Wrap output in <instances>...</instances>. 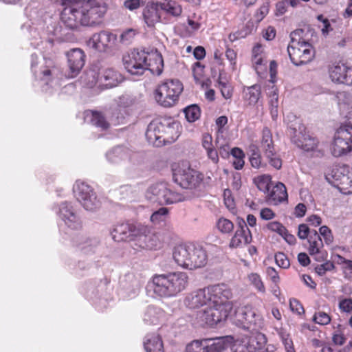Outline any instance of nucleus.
Segmentation results:
<instances>
[{
  "label": "nucleus",
  "instance_id": "nucleus-1",
  "mask_svg": "<svg viewBox=\"0 0 352 352\" xmlns=\"http://www.w3.org/2000/svg\"><path fill=\"white\" fill-rule=\"evenodd\" d=\"M65 1L63 2L65 7L60 19L71 30L99 25L107 11V4L104 0L69 1L67 3Z\"/></svg>",
  "mask_w": 352,
  "mask_h": 352
},
{
  "label": "nucleus",
  "instance_id": "nucleus-2",
  "mask_svg": "<svg viewBox=\"0 0 352 352\" xmlns=\"http://www.w3.org/2000/svg\"><path fill=\"white\" fill-rule=\"evenodd\" d=\"M188 283V276L186 273L175 272L154 275L148 286L156 295L163 298H171L184 291Z\"/></svg>",
  "mask_w": 352,
  "mask_h": 352
},
{
  "label": "nucleus",
  "instance_id": "nucleus-3",
  "mask_svg": "<svg viewBox=\"0 0 352 352\" xmlns=\"http://www.w3.org/2000/svg\"><path fill=\"white\" fill-rule=\"evenodd\" d=\"M231 291L224 284L210 285L188 293L184 298V305L189 309H198L221 302V298H230Z\"/></svg>",
  "mask_w": 352,
  "mask_h": 352
},
{
  "label": "nucleus",
  "instance_id": "nucleus-4",
  "mask_svg": "<svg viewBox=\"0 0 352 352\" xmlns=\"http://www.w3.org/2000/svg\"><path fill=\"white\" fill-rule=\"evenodd\" d=\"M173 256L178 265L188 270L202 267L208 261L206 251L203 247L193 243L176 246Z\"/></svg>",
  "mask_w": 352,
  "mask_h": 352
},
{
  "label": "nucleus",
  "instance_id": "nucleus-5",
  "mask_svg": "<svg viewBox=\"0 0 352 352\" xmlns=\"http://www.w3.org/2000/svg\"><path fill=\"white\" fill-rule=\"evenodd\" d=\"M226 298H221V302L212 303L206 306L196 314V320L200 325L213 326L223 320H225L230 314L232 305Z\"/></svg>",
  "mask_w": 352,
  "mask_h": 352
},
{
  "label": "nucleus",
  "instance_id": "nucleus-6",
  "mask_svg": "<svg viewBox=\"0 0 352 352\" xmlns=\"http://www.w3.org/2000/svg\"><path fill=\"white\" fill-rule=\"evenodd\" d=\"M289 133L292 141L299 148L305 151H318L322 154L320 149H318V141L306 133L305 126L298 118L291 122L288 126Z\"/></svg>",
  "mask_w": 352,
  "mask_h": 352
},
{
  "label": "nucleus",
  "instance_id": "nucleus-7",
  "mask_svg": "<svg viewBox=\"0 0 352 352\" xmlns=\"http://www.w3.org/2000/svg\"><path fill=\"white\" fill-rule=\"evenodd\" d=\"M147 199L161 205L173 204L185 199L183 195L170 188L165 182H159L150 186L146 191Z\"/></svg>",
  "mask_w": 352,
  "mask_h": 352
},
{
  "label": "nucleus",
  "instance_id": "nucleus-8",
  "mask_svg": "<svg viewBox=\"0 0 352 352\" xmlns=\"http://www.w3.org/2000/svg\"><path fill=\"white\" fill-rule=\"evenodd\" d=\"M183 91V85L179 80H168L158 86L155 91L156 101L164 107L174 105Z\"/></svg>",
  "mask_w": 352,
  "mask_h": 352
},
{
  "label": "nucleus",
  "instance_id": "nucleus-9",
  "mask_svg": "<svg viewBox=\"0 0 352 352\" xmlns=\"http://www.w3.org/2000/svg\"><path fill=\"white\" fill-rule=\"evenodd\" d=\"M173 170L174 182L184 188H196L203 179L202 175L192 168L187 162L178 163Z\"/></svg>",
  "mask_w": 352,
  "mask_h": 352
},
{
  "label": "nucleus",
  "instance_id": "nucleus-10",
  "mask_svg": "<svg viewBox=\"0 0 352 352\" xmlns=\"http://www.w3.org/2000/svg\"><path fill=\"white\" fill-rule=\"evenodd\" d=\"M333 156L339 157L352 151V125L341 126L335 133L330 146Z\"/></svg>",
  "mask_w": 352,
  "mask_h": 352
},
{
  "label": "nucleus",
  "instance_id": "nucleus-11",
  "mask_svg": "<svg viewBox=\"0 0 352 352\" xmlns=\"http://www.w3.org/2000/svg\"><path fill=\"white\" fill-rule=\"evenodd\" d=\"M234 320L236 325L252 331L258 332L263 326V320L250 305L239 307L235 311Z\"/></svg>",
  "mask_w": 352,
  "mask_h": 352
},
{
  "label": "nucleus",
  "instance_id": "nucleus-12",
  "mask_svg": "<svg viewBox=\"0 0 352 352\" xmlns=\"http://www.w3.org/2000/svg\"><path fill=\"white\" fill-rule=\"evenodd\" d=\"M73 190L74 196L85 210L94 211L100 207V202L94 189L89 184L77 181Z\"/></svg>",
  "mask_w": 352,
  "mask_h": 352
},
{
  "label": "nucleus",
  "instance_id": "nucleus-13",
  "mask_svg": "<svg viewBox=\"0 0 352 352\" xmlns=\"http://www.w3.org/2000/svg\"><path fill=\"white\" fill-rule=\"evenodd\" d=\"M287 52L292 63L296 66L306 65L315 56V50L309 42H302L300 45H288Z\"/></svg>",
  "mask_w": 352,
  "mask_h": 352
},
{
  "label": "nucleus",
  "instance_id": "nucleus-14",
  "mask_svg": "<svg viewBox=\"0 0 352 352\" xmlns=\"http://www.w3.org/2000/svg\"><path fill=\"white\" fill-rule=\"evenodd\" d=\"M266 342V338L260 332L252 333L234 342L231 346L232 352H258Z\"/></svg>",
  "mask_w": 352,
  "mask_h": 352
},
{
  "label": "nucleus",
  "instance_id": "nucleus-15",
  "mask_svg": "<svg viewBox=\"0 0 352 352\" xmlns=\"http://www.w3.org/2000/svg\"><path fill=\"white\" fill-rule=\"evenodd\" d=\"M148 57L145 51L133 50L123 58L126 71L132 75H142L146 70Z\"/></svg>",
  "mask_w": 352,
  "mask_h": 352
},
{
  "label": "nucleus",
  "instance_id": "nucleus-16",
  "mask_svg": "<svg viewBox=\"0 0 352 352\" xmlns=\"http://www.w3.org/2000/svg\"><path fill=\"white\" fill-rule=\"evenodd\" d=\"M261 147L270 164L277 170L280 169L282 166V160L275 151L272 135L267 128L263 130Z\"/></svg>",
  "mask_w": 352,
  "mask_h": 352
},
{
  "label": "nucleus",
  "instance_id": "nucleus-17",
  "mask_svg": "<svg viewBox=\"0 0 352 352\" xmlns=\"http://www.w3.org/2000/svg\"><path fill=\"white\" fill-rule=\"evenodd\" d=\"M134 239L135 245L141 249L152 250L158 245L157 237L151 233V229L144 225L139 224Z\"/></svg>",
  "mask_w": 352,
  "mask_h": 352
},
{
  "label": "nucleus",
  "instance_id": "nucleus-18",
  "mask_svg": "<svg viewBox=\"0 0 352 352\" xmlns=\"http://www.w3.org/2000/svg\"><path fill=\"white\" fill-rule=\"evenodd\" d=\"M58 216L65 225L72 230H77L82 227V221L74 211L71 203L64 201L60 204Z\"/></svg>",
  "mask_w": 352,
  "mask_h": 352
},
{
  "label": "nucleus",
  "instance_id": "nucleus-19",
  "mask_svg": "<svg viewBox=\"0 0 352 352\" xmlns=\"http://www.w3.org/2000/svg\"><path fill=\"white\" fill-rule=\"evenodd\" d=\"M69 67V78L76 77L81 71L85 63V54L82 50L74 48L66 53Z\"/></svg>",
  "mask_w": 352,
  "mask_h": 352
},
{
  "label": "nucleus",
  "instance_id": "nucleus-20",
  "mask_svg": "<svg viewBox=\"0 0 352 352\" xmlns=\"http://www.w3.org/2000/svg\"><path fill=\"white\" fill-rule=\"evenodd\" d=\"M139 224L122 223L115 226L111 232L112 239L117 242L133 241Z\"/></svg>",
  "mask_w": 352,
  "mask_h": 352
},
{
  "label": "nucleus",
  "instance_id": "nucleus-21",
  "mask_svg": "<svg viewBox=\"0 0 352 352\" xmlns=\"http://www.w3.org/2000/svg\"><path fill=\"white\" fill-rule=\"evenodd\" d=\"M116 40V35L109 31H100L93 34L89 40V45L100 52H104L111 47Z\"/></svg>",
  "mask_w": 352,
  "mask_h": 352
},
{
  "label": "nucleus",
  "instance_id": "nucleus-22",
  "mask_svg": "<svg viewBox=\"0 0 352 352\" xmlns=\"http://www.w3.org/2000/svg\"><path fill=\"white\" fill-rule=\"evenodd\" d=\"M329 72L333 82L346 85H352V67L345 64L336 65L331 67Z\"/></svg>",
  "mask_w": 352,
  "mask_h": 352
},
{
  "label": "nucleus",
  "instance_id": "nucleus-23",
  "mask_svg": "<svg viewBox=\"0 0 352 352\" xmlns=\"http://www.w3.org/2000/svg\"><path fill=\"white\" fill-rule=\"evenodd\" d=\"M72 245L77 251L85 254L94 252L95 248L99 244V241L96 238H91L85 234H77L72 239Z\"/></svg>",
  "mask_w": 352,
  "mask_h": 352
},
{
  "label": "nucleus",
  "instance_id": "nucleus-24",
  "mask_svg": "<svg viewBox=\"0 0 352 352\" xmlns=\"http://www.w3.org/2000/svg\"><path fill=\"white\" fill-rule=\"evenodd\" d=\"M308 243H309V253L314 256L317 261H322L326 259L327 252H322L321 250L323 248V242L320 234L316 230H313L308 238Z\"/></svg>",
  "mask_w": 352,
  "mask_h": 352
},
{
  "label": "nucleus",
  "instance_id": "nucleus-25",
  "mask_svg": "<svg viewBox=\"0 0 352 352\" xmlns=\"http://www.w3.org/2000/svg\"><path fill=\"white\" fill-rule=\"evenodd\" d=\"M251 240L252 236L250 234V231L247 227L245 222L243 220H241L239 222V228L230 240V247L232 248H237L243 245L250 243Z\"/></svg>",
  "mask_w": 352,
  "mask_h": 352
},
{
  "label": "nucleus",
  "instance_id": "nucleus-26",
  "mask_svg": "<svg viewBox=\"0 0 352 352\" xmlns=\"http://www.w3.org/2000/svg\"><path fill=\"white\" fill-rule=\"evenodd\" d=\"M163 129L162 119L151 122L146 131V137L148 141L157 146L164 142Z\"/></svg>",
  "mask_w": 352,
  "mask_h": 352
},
{
  "label": "nucleus",
  "instance_id": "nucleus-27",
  "mask_svg": "<svg viewBox=\"0 0 352 352\" xmlns=\"http://www.w3.org/2000/svg\"><path fill=\"white\" fill-rule=\"evenodd\" d=\"M162 119L164 128V142H175L180 134V124L170 118Z\"/></svg>",
  "mask_w": 352,
  "mask_h": 352
},
{
  "label": "nucleus",
  "instance_id": "nucleus-28",
  "mask_svg": "<svg viewBox=\"0 0 352 352\" xmlns=\"http://www.w3.org/2000/svg\"><path fill=\"white\" fill-rule=\"evenodd\" d=\"M349 167L348 166L336 165L331 170V175L336 181H340V184L343 186L346 184H350V186L347 190L344 191V193H352V180L349 177Z\"/></svg>",
  "mask_w": 352,
  "mask_h": 352
},
{
  "label": "nucleus",
  "instance_id": "nucleus-29",
  "mask_svg": "<svg viewBox=\"0 0 352 352\" xmlns=\"http://www.w3.org/2000/svg\"><path fill=\"white\" fill-rule=\"evenodd\" d=\"M99 80L104 83L107 88L117 86L123 80L122 75L112 68L103 69L98 74Z\"/></svg>",
  "mask_w": 352,
  "mask_h": 352
},
{
  "label": "nucleus",
  "instance_id": "nucleus-30",
  "mask_svg": "<svg viewBox=\"0 0 352 352\" xmlns=\"http://www.w3.org/2000/svg\"><path fill=\"white\" fill-rule=\"evenodd\" d=\"M148 61H146V69L150 70L153 74L160 75L164 68V60L162 54L157 50H152L146 52Z\"/></svg>",
  "mask_w": 352,
  "mask_h": 352
},
{
  "label": "nucleus",
  "instance_id": "nucleus-31",
  "mask_svg": "<svg viewBox=\"0 0 352 352\" xmlns=\"http://www.w3.org/2000/svg\"><path fill=\"white\" fill-rule=\"evenodd\" d=\"M143 19L148 27L153 28L160 21V8L158 2L147 5L143 10Z\"/></svg>",
  "mask_w": 352,
  "mask_h": 352
},
{
  "label": "nucleus",
  "instance_id": "nucleus-32",
  "mask_svg": "<svg viewBox=\"0 0 352 352\" xmlns=\"http://www.w3.org/2000/svg\"><path fill=\"white\" fill-rule=\"evenodd\" d=\"M261 96V87L258 84L243 88L242 98L248 106H255Z\"/></svg>",
  "mask_w": 352,
  "mask_h": 352
},
{
  "label": "nucleus",
  "instance_id": "nucleus-33",
  "mask_svg": "<svg viewBox=\"0 0 352 352\" xmlns=\"http://www.w3.org/2000/svg\"><path fill=\"white\" fill-rule=\"evenodd\" d=\"M144 347L146 352H164L162 338L155 333L148 334L145 336Z\"/></svg>",
  "mask_w": 352,
  "mask_h": 352
},
{
  "label": "nucleus",
  "instance_id": "nucleus-34",
  "mask_svg": "<svg viewBox=\"0 0 352 352\" xmlns=\"http://www.w3.org/2000/svg\"><path fill=\"white\" fill-rule=\"evenodd\" d=\"M85 119L87 122H90L96 127L100 128L102 130H105L109 126V122L100 111H87L85 112Z\"/></svg>",
  "mask_w": 352,
  "mask_h": 352
},
{
  "label": "nucleus",
  "instance_id": "nucleus-35",
  "mask_svg": "<svg viewBox=\"0 0 352 352\" xmlns=\"http://www.w3.org/2000/svg\"><path fill=\"white\" fill-rule=\"evenodd\" d=\"M269 199L274 204H278L287 199V193L285 186L283 183H278L272 190L268 192Z\"/></svg>",
  "mask_w": 352,
  "mask_h": 352
},
{
  "label": "nucleus",
  "instance_id": "nucleus-36",
  "mask_svg": "<svg viewBox=\"0 0 352 352\" xmlns=\"http://www.w3.org/2000/svg\"><path fill=\"white\" fill-rule=\"evenodd\" d=\"M205 352H222L225 349V341L222 338L203 339Z\"/></svg>",
  "mask_w": 352,
  "mask_h": 352
},
{
  "label": "nucleus",
  "instance_id": "nucleus-37",
  "mask_svg": "<svg viewBox=\"0 0 352 352\" xmlns=\"http://www.w3.org/2000/svg\"><path fill=\"white\" fill-rule=\"evenodd\" d=\"M164 316V312L160 308L149 306L144 316V321L149 324H157Z\"/></svg>",
  "mask_w": 352,
  "mask_h": 352
},
{
  "label": "nucleus",
  "instance_id": "nucleus-38",
  "mask_svg": "<svg viewBox=\"0 0 352 352\" xmlns=\"http://www.w3.org/2000/svg\"><path fill=\"white\" fill-rule=\"evenodd\" d=\"M106 157L110 162L118 163L128 158L129 151L124 147L117 146L109 151L106 154Z\"/></svg>",
  "mask_w": 352,
  "mask_h": 352
},
{
  "label": "nucleus",
  "instance_id": "nucleus-39",
  "mask_svg": "<svg viewBox=\"0 0 352 352\" xmlns=\"http://www.w3.org/2000/svg\"><path fill=\"white\" fill-rule=\"evenodd\" d=\"M158 6L160 10H163L166 14L173 16L177 17L180 16L182 12V6L174 1L158 2Z\"/></svg>",
  "mask_w": 352,
  "mask_h": 352
},
{
  "label": "nucleus",
  "instance_id": "nucleus-40",
  "mask_svg": "<svg viewBox=\"0 0 352 352\" xmlns=\"http://www.w3.org/2000/svg\"><path fill=\"white\" fill-rule=\"evenodd\" d=\"M254 182L257 188L265 193H268L270 189L272 177L270 175H262L255 177Z\"/></svg>",
  "mask_w": 352,
  "mask_h": 352
},
{
  "label": "nucleus",
  "instance_id": "nucleus-41",
  "mask_svg": "<svg viewBox=\"0 0 352 352\" xmlns=\"http://www.w3.org/2000/svg\"><path fill=\"white\" fill-rule=\"evenodd\" d=\"M32 69L34 72V74L36 76H38V74H43V77H47L50 75L51 71L50 67L52 65V61L50 59H45L44 58L45 64L46 65L45 69H40L39 71H37L35 69L36 65V60L38 59V56L36 54L32 55Z\"/></svg>",
  "mask_w": 352,
  "mask_h": 352
},
{
  "label": "nucleus",
  "instance_id": "nucleus-42",
  "mask_svg": "<svg viewBox=\"0 0 352 352\" xmlns=\"http://www.w3.org/2000/svg\"><path fill=\"white\" fill-rule=\"evenodd\" d=\"M248 280L258 292L265 294V287L262 281L261 277L257 273H250L248 275Z\"/></svg>",
  "mask_w": 352,
  "mask_h": 352
},
{
  "label": "nucleus",
  "instance_id": "nucleus-43",
  "mask_svg": "<svg viewBox=\"0 0 352 352\" xmlns=\"http://www.w3.org/2000/svg\"><path fill=\"white\" fill-rule=\"evenodd\" d=\"M185 117L189 122H193L200 117V109L196 104L187 107L184 109Z\"/></svg>",
  "mask_w": 352,
  "mask_h": 352
},
{
  "label": "nucleus",
  "instance_id": "nucleus-44",
  "mask_svg": "<svg viewBox=\"0 0 352 352\" xmlns=\"http://www.w3.org/2000/svg\"><path fill=\"white\" fill-rule=\"evenodd\" d=\"M279 337L285 346L287 352H295L293 341L290 335L284 329H280L278 331Z\"/></svg>",
  "mask_w": 352,
  "mask_h": 352
},
{
  "label": "nucleus",
  "instance_id": "nucleus-45",
  "mask_svg": "<svg viewBox=\"0 0 352 352\" xmlns=\"http://www.w3.org/2000/svg\"><path fill=\"white\" fill-rule=\"evenodd\" d=\"M168 212V209L166 208H160L152 214L151 216V221L155 224L164 222L167 218Z\"/></svg>",
  "mask_w": 352,
  "mask_h": 352
},
{
  "label": "nucleus",
  "instance_id": "nucleus-46",
  "mask_svg": "<svg viewBox=\"0 0 352 352\" xmlns=\"http://www.w3.org/2000/svg\"><path fill=\"white\" fill-rule=\"evenodd\" d=\"M217 229L222 233H230L234 228L233 223L229 219L220 218L217 222Z\"/></svg>",
  "mask_w": 352,
  "mask_h": 352
},
{
  "label": "nucleus",
  "instance_id": "nucleus-47",
  "mask_svg": "<svg viewBox=\"0 0 352 352\" xmlns=\"http://www.w3.org/2000/svg\"><path fill=\"white\" fill-rule=\"evenodd\" d=\"M291 41L289 45L302 44V42H307L304 35L302 29H297L290 34Z\"/></svg>",
  "mask_w": 352,
  "mask_h": 352
},
{
  "label": "nucleus",
  "instance_id": "nucleus-48",
  "mask_svg": "<svg viewBox=\"0 0 352 352\" xmlns=\"http://www.w3.org/2000/svg\"><path fill=\"white\" fill-rule=\"evenodd\" d=\"M137 34V30L129 28L124 30L120 36V42L124 45L130 44Z\"/></svg>",
  "mask_w": 352,
  "mask_h": 352
},
{
  "label": "nucleus",
  "instance_id": "nucleus-49",
  "mask_svg": "<svg viewBox=\"0 0 352 352\" xmlns=\"http://www.w3.org/2000/svg\"><path fill=\"white\" fill-rule=\"evenodd\" d=\"M313 320L320 325H327L331 322V317L327 313L319 311L314 315Z\"/></svg>",
  "mask_w": 352,
  "mask_h": 352
},
{
  "label": "nucleus",
  "instance_id": "nucleus-50",
  "mask_svg": "<svg viewBox=\"0 0 352 352\" xmlns=\"http://www.w3.org/2000/svg\"><path fill=\"white\" fill-rule=\"evenodd\" d=\"M219 88L222 96L225 99H230L232 96V87L229 82L221 81Z\"/></svg>",
  "mask_w": 352,
  "mask_h": 352
},
{
  "label": "nucleus",
  "instance_id": "nucleus-51",
  "mask_svg": "<svg viewBox=\"0 0 352 352\" xmlns=\"http://www.w3.org/2000/svg\"><path fill=\"white\" fill-rule=\"evenodd\" d=\"M250 162L251 166L256 169H259L261 168H265L266 164H263L261 162V157L260 153L258 151H254L250 157Z\"/></svg>",
  "mask_w": 352,
  "mask_h": 352
},
{
  "label": "nucleus",
  "instance_id": "nucleus-52",
  "mask_svg": "<svg viewBox=\"0 0 352 352\" xmlns=\"http://www.w3.org/2000/svg\"><path fill=\"white\" fill-rule=\"evenodd\" d=\"M186 352H205L203 340H194L187 345Z\"/></svg>",
  "mask_w": 352,
  "mask_h": 352
},
{
  "label": "nucleus",
  "instance_id": "nucleus-53",
  "mask_svg": "<svg viewBox=\"0 0 352 352\" xmlns=\"http://www.w3.org/2000/svg\"><path fill=\"white\" fill-rule=\"evenodd\" d=\"M278 94L275 92L271 96L270 100V107L271 111V115L272 118L274 120L278 116Z\"/></svg>",
  "mask_w": 352,
  "mask_h": 352
},
{
  "label": "nucleus",
  "instance_id": "nucleus-54",
  "mask_svg": "<svg viewBox=\"0 0 352 352\" xmlns=\"http://www.w3.org/2000/svg\"><path fill=\"white\" fill-rule=\"evenodd\" d=\"M275 261L279 267L284 269L288 268L290 265L289 259L283 252H278L275 254Z\"/></svg>",
  "mask_w": 352,
  "mask_h": 352
},
{
  "label": "nucleus",
  "instance_id": "nucleus-55",
  "mask_svg": "<svg viewBox=\"0 0 352 352\" xmlns=\"http://www.w3.org/2000/svg\"><path fill=\"white\" fill-rule=\"evenodd\" d=\"M320 234L323 236L326 244L329 245L333 241V236L331 230L326 226H321L319 229Z\"/></svg>",
  "mask_w": 352,
  "mask_h": 352
},
{
  "label": "nucleus",
  "instance_id": "nucleus-56",
  "mask_svg": "<svg viewBox=\"0 0 352 352\" xmlns=\"http://www.w3.org/2000/svg\"><path fill=\"white\" fill-rule=\"evenodd\" d=\"M334 268V265L331 261H327L323 264L318 265L315 267L316 272L320 275H324L326 272L331 271Z\"/></svg>",
  "mask_w": 352,
  "mask_h": 352
},
{
  "label": "nucleus",
  "instance_id": "nucleus-57",
  "mask_svg": "<svg viewBox=\"0 0 352 352\" xmlns=\"http://www.w3.org/2000/svg\"><path fill=\"white\" fill-rule=\"evenodd\" d=\"M269 230L278 232L280 235L285 233V228L278 221H272L267 225Z\"/></svg>",
  "mask_w": 352,
  "mask_h": 352
},
{
  "label": "nucleus",
  "instance_id": "nucleus-58",
  "mask_svg": "<svg viewBox=\"0 0 352 352\" xmlns=\"http://www.w3.org/2000/svg\"><path fill=\"white\" fill-rule=\"evenodd\" d=\"M289 4V3L288 0H283L276 3V14L278 16L284 14L287 10Z\"/></svg>",
  "mask_w": 352,
  "mask_h": 352
},
{
  "label": "nucleus",
  "instance_id": "nucleus-59",
  "mask_svg": "<svg viewBox=\"0 0 352 352\" xmlns=\"http://www.w3.org/2000/svg\"><path fill=\"white\" fill-rule=\"evenodd\" d=\"M224 202L226 207L229 209H232L234 207V199L232 197L231 190L226 189L223 192Z\"/></svg>",
  "mask_w": 352,
  "mask_h": 352
},
{
  "label": "nucleus",
  "instance_id": "nucleus-60",
  "mask_svg": "<svg viewBox=\"0 0 352 352\" xmlns=\"http://www.w3.org/2000/svg\"><path fill=\"white\" fill-rule=\"evenodd\" d=\"M311 232L306 224H300L298 226V236L300 239H308Z\"/></svg>",
  "mask_w": 352,
  "mask_h": 352
},
{
  "label": "nucleus",
  "instance_id": "nucleus-61",
  "mask_svg": "<svg viewBox=\"0 0 352 352\" xmlns=\"http://www.w3.org/2000/svg\"><path fill=\"white\" fill-rule=\"evenodd\" d=\"M339 308L344 312H350L352 310V299L345 298L339 303Z\"/></svg>",
  "mask_w": 352,
  "mask_h": 352
},
{
  "label": "nucleus",
  "instance_id": "nucleus-62",
  "mask_svg": "<svg viewBox=\"0 0 352 352\" xmlns=\"http://www.w3.org/2000/svg\"><path fill=\"white\" fill-rule=\"evenodd\" d=\"M290 308L293 312L298 315L303 314L305 311L302 305L296 300H290Z\"/></svg>",
  "mask_w": 352,
  "mask_h": 352
},
{
  "label": "nucleus",
  "instance_id": "nucleus-63",
  "mask_svg": "<svg viewBox=\"0 0 352 352\" xmlns=\"http://www.w3.org/2000/svg\"><path fill=\"white\" fill-rule=\"evenodd\" d=\"M266 273L273 283H276L279 281L280 278L278 276V273L274 267H267V270H266Z\"/></svg>",
  "mask_w": 352,
  "mask_h": 352
},
{
  "label": "nucleus",
  "instance_id": "nucleus-64",
  "mask_svg": "<svg viewBox=\"0 0 352 352\" xmlns=\"http://www.w3.org/2000/svg\"><path fill=\"white\" fill-rule=\"evenodd\" d=\"M193 55H194V57L197 60H200L204 59L206 56V50H205L204 47H203L201 46L196 47L194 49Z\"/></svg>",
  "mask_w": 352,
  "mask_h": 352
}]
</instances>
